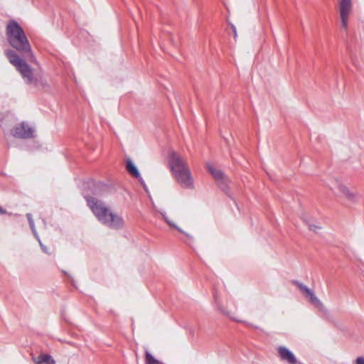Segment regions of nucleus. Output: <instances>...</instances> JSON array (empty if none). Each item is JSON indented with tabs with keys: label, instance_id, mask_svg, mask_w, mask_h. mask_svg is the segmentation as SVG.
I'll list each match as a JSON object with an SVG mask.
<instances>
[{
	"label": "nucleus",
	"instance_id": "obj_1",
	"mask_svg": "<svg viewBox=\"0 0 364 364\" xmlns=\"http://www.w3.org/2000/svg\"><path fill=\"white\" fill-rule=\"evenodd\" d=\"M168 166L176 182L183 188H193L194 180L185 160L178 153L172 151L168 155Z\"/></svg>",
	"mask_w": 364,
	"mask_h": 364
},
{
	"label": "nucleus",
	"instance_id": "obj_2",
	"mask_svg": "<svg viewBox=\"0 0 364 364\" xmlns=\"http://www.w3.org/2000/svg\"><path fill=\"white\" fill-rule=\"evenodd\" d=\"M6 36L9 43L14 48L21 53H28L31 62H37L24 31L17 22L11 21L7 24Z\"/></svg>",
	"mask_w": 364,
	"mask_h": 364
},
{
	"label": "nucleus",
	"instance_id": "obj_3",
	"mask_svg": "<svg viewBox=\"0 0 364 364\" xmlns=\"http://www.w3.org/2000/svg\"><path fill=\"white\" fill-rule=\"evenodd\" d=\"M87 205L97 218L106 225L112 228H121L124 222L118 213L112 211L102 202L93 198H86Z\"/></svg>",
	"mask_w": 364,
	"mask_h": 364
},
{
	"label": "nucleus",
	"instance_id": "obj_4",
	"mask_svg": "<svg viewBox=\"0 0 364 364\" xmlns=\"http://www.w3.org/2000/svg\"><path fill=\"white\" fill-rule=\"evenodd\" d=\"M6 55L9 62L17 69L27 83L38 85V79L36 76L33 70L23 58L13 50H7Z\"/></svg>",
	"mask_w": 364,
	"mask_h": 364
},
{
	"label": "nucleus",
	"instance_id": "obj_5",
	"mask_svg": "<svg viewBox=\"0 0 364 364\" xmlns=\"http://www.w3.org/2000/svg\"><path fill=\"white\" fill-rule=\"evenodd\" d=\"M162 216L164 220L171 228L176 229L180 232H183L182 228L178 223L181 221L183 218L182 213L176 211L173 213V215H167L164 213H162Z\"/></svg>",
	"mask_w": 364,
	"mask_h": 364
},
{
	"label": "nucleus",
	"instance_id": "obj_6",
	"mask_svg": "<svg viewBox=\"0 0 364 364\" xmlns=\"http://www.w3.org/2000/svg\"><path fill=\"white\" fill-rule=\"evenodd\" d=\"M32 129L26 124L21 123L15 127L12 134L16 138H28L32 136Z\"/></svg>",
	"mask_w": 364,
	"mask_h": 364
},
{
	"label": "nucleus",
	"instance_id": "obj_7",
	"mask_svg": "<svg viewBox=\"0 0 364 364\" xmlns=\"http://www.w3.org/2000/svg\"><path fill=\"white\" fill-rule=\"evenodd\" d=\"M328 186L332 193L338 197H341V193L346 187L343 183L336 178L330 180L328 183Z\"/></svg>",
	"mask_w": 364,
	"mask_h": 364
},
{
	"label": "nucleus",
	"instance_id": "obj_8",
	"mask_svg": "<svg viewBox=\"0 0 364 364\" xmlns=\"http://www.w3.org/2000/svg\"><path fill=\"white\" fill-rule=\"evenodd\" d=\"M298 287L300 289L302 293L309 298L311 303L316 306L321 304V301L316 297L314 291L306 285L303 284H298Z\"/></svg>",
	"mask_w": 364,
	"mask_h": 364
},
{
	"label": "nucleus",
	"instance_id": "obj_9",
	"mask_svg": "<svg viewBox=\"0 0 364 364\" xmlns=\"http://www.w3.org/2000/svg\"><path fill=\"white\" fill-rule=\"evenodd\" d=\"M206 168L208 171L210 173L213 177L220 182H223L226 181V177L223 173V171L215 166L212 163L208 162L206 164Z\"/></svg>",
	"mask_w": 364,
	"mask_h": 364
},
{
	"label": "nucleus",
	"instance_id": "obj_10",
	"mask_svg": "<svg viewBox=\"0 0 364 364\" xmlns=\"http://www.w3.org/2000/svg\"><path fill=\"white\" fill-rule=\"evenodd\" d=\"M279 353L282 359L287 361L290 364H296V359L294 354L287 348L280 347L279 348Z\"/></svg>",
	"mask_w": 364,
	"mask_h": 364
},
{
	"label": "nucleus",
	"instance_id": "obj_11",
	"mask_svg": "<svg viewBox=\"0 0 364 364\" xmlns=\"http://www.w3.org/2000/svg\"><path fill=\"white\" fill-rule=\"evenodd\" d=\"M127 169L128 172L136 178H141L140 173L132 159H127Z\"/></svg>",
	"mask_w": 364,
	"mask_h": 364
},
{
	"label": "nucleus",
	"instance_id": "obj_12",
	"mask_svg": "<svg viewBox=\"0 0 364 364\" xmlns=\"http://www.w3.org/2000/svg\"><path fill=\"white\" fill-rule=\"evenodd\" d=\"M351 11L350 0H341L340 13L341 15L349 16Z\"/></svg>",
	"mask_w": 364,
	"mask_h": 364
},
{
	"label": "nucleus",
	"instance_id": "obj_13",
	"mask_svg": "<svg viewBox=\"0 0 364 364\" xmlns=\"http://www.w3.org/2000/svg\"><path fill=\"white\" fill-rule=\"evenodd\" d=\"M341 196L344 197L346 200L354 202L358 198V194L348 188V186L345 188V189L343 191V193H341Z\"/></svg>",
	"mask_w": 364,
	"mask_h": 364
},
{
	"label": "nucleus",
	"instance_id": "obj_14",
	"mask_svg": "<svg viewBox=\"0 0 364 364\" xmlns=\"http://www.w3.org/2000/svg\"><path fill=\"white\" fill-rule=\"evenodd\" d=\"M36 363L38 364H55L54 359L49 355H41L36 360Z\"/></svg>",
	"mask_w": 364,
	"mask_h": 364
},
{
	"label": "nucleus",
	"instance_id": "obj_15",
	"mask_svg": "<svg viewBox=\"0 0 364 364\" xmlns=\"http://www.w3.org/2000/svg\"><path fill=\"white\" fill-rule=\"evenodd\" d=\"M145 362L146 364H164L162 362L156 359L149 351H146Z\"/></svg>",
	"mask_w": 364,
	"mask_h": 364
},
{
	"label": "nucleus",
	"instance_id": "obj_16",
	"mask_svg": "<svg viewBox=\"0 0 364 364\" xmlns=\"http://www.w3.org/2000/svg\"><path fill=\"white\" fill-rule=\"evenodd\" d=\"M348 16L345 15H341L342 27L346 29L348 27Z\"/></svg>",
	"mask_w": 364,
	"mask_h": 364
},
{
	"label": "nucleus",
	"instance_id": "obj_17",
	"mask_svg": "<svg viewBox=\"0 0 364 364\" xmlns=\"http://www.w3.org/2000/svg\"><path fill=\"white\" fill-rule=\"evenodd\" d=\"M308 225L311 230L317 231L318 230H320V226H318L317 225L311 224L310 223H308Z\"/></svg>",
	"mask_w": 364,
	"mask_h": 364
},
{
	"label": "nucleus",
	"instance_id": "obj_18",
	"mask_svg": "<svg viewBox=\"0 0 364 364\" xmlns=\"http://www.w3.org/2000/svg\"><path fill=\"white\" fill-rule=\"evenodd\" d=\"M27 217H28V219L29 220V223H30V225L32 228H33V221L31 219V214H28L27 215Z\"/></svg>",
	"mask_w": 364,
	"mask_h": 364
},
{
	"label": "nucleus",
	"instance_id": "obj_19",
	"mask_svg": "<svg viewBox=\"0 0 364 364\" xmlns=\"http://www.w3.org/2000/svg\"><path fill=\"white\" fill-rule=\"evenodd\" d=\"M356 364H364V358H357Z\"/></svg>",
	"mask_w": 364,
	"mask_h": 364
},
{
	"label": "nucleus",
	"instance_id": "obj_20",
	"mask_svg": "<svg viewBox=\"0 0 364 364\" xmlns=\"http://www.w3.org/2000/svg\"><path fill=\"white\" fill-rule=\"evenodd\" d=\"M6 213V210L0 207V214H5Z\"/></svg>",
	"mask_w": 364,
	"mask_h": 364
},
{
	"label": "nucleus",
	"instance_id": "obj_21",
	"mask_svg": "<svg viewBox=\"0 0 364 364\" xmlns=\"http://www.w3.org/2000/svg\"><path fill=\"white\" fill-rule=\"evenodd\" d=\"M232 28H233V32H234V34H235V37H236L237 36L236 29H235V28L234 26L232 27Z\"/></svg>",
	"mask_w": 364,
	"mask_h": 364
}]
</instances>
